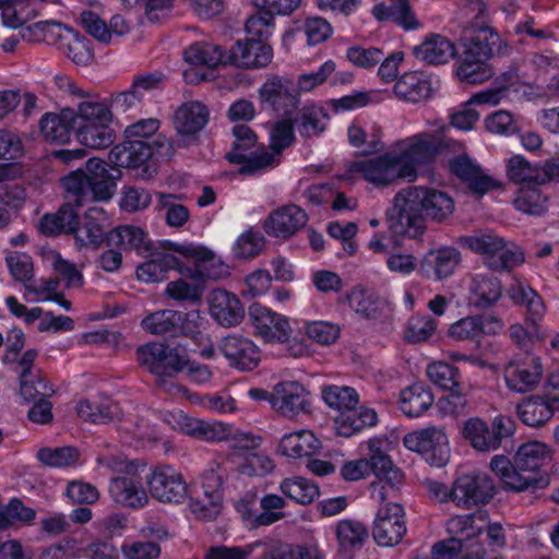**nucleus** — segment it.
Masks as SVG:
<instances>
[{
  "label": "nucleus",
  "instance_id": "nucleus-26",
  "mask_svg": "<svg viewBox=\"0 0 559 559\" xmlns=\"http://www.w3.org/2000/svg\"><path fill=\"white\" fill-rule=\"evenodd\" d=\"M272 407L286 417H294L299 413L309 412L308 393L298 382L278 383L271 394Z\"/></svg>",
  "mask_w": 559,
  "mask_h": 559
},
{
  "label": "nucleus",
  "instance_id": "nucleus-55",
  "mask_svg": "<svg viewBox=\"0 0 559 559\" xmlns=\"http://www.w3.org/2000/svg\"><path fill=\"white\" fill-rule=\"evenodd\" d=\"M0 9L3 23L12 28H19L40 15L39 9L25 7L24 0H0Z\"/></svg>",
  "mask_w": 559,
  "mask_h": 559
},
{
  "label": "nucleus",
  "instance_id": "nucleus-60",
  "mask_svg": "<svg viewBox=\"0 0 559 559\" xmlns=\"http://www.w3.org/2000/svg\"><path fill=\"white\" fill-rule=\"evenodd\" d=\"M80 457V452L74 447L41 448L37 452V459L46 466L68 467L74 465Z\"/></svg>",
  "mask_w": 559,
  "mask_h": 559
},
{
  "label": "nucleus",
  "instance_id": "nucleus-27",
  "mask_svg": "<svg viewBox=\"0 0 559 559\" xmlns=\"http://www.w3.org/2000/svg\"><path fill=\"white\" fill-rule=\"evenodd\" d=\"M144 471L139 469L133 475L117 476L111 478L109 492L115 502L127 508H141L147 503L148 498L143 489Z\"/></svg>",
  "mask_w": 559,
  "mask_h": 559
},
{
  "label": "nucleus",
  "instance_id": "nucleus-23",
  "mask_svg": "<svg viewBox=\"0 0 559 559\" xmlns=\"http://www.w3.org/2000/svg\"><path fill=\"white\" fill-rule=\"evenodd\" d=\"M262 103L269 104L274 110L282 111L284 117H294L299 105L298 93L290 81L284 79L267 80L259 91Z\"/></svg>",
  "mask_w": 559,
  "mask_h": 559
},
{
  "label": "nucleus",
  "instance_id": "nucleus-59",
  "mask_svg": "<svg viewBox=\"0 0 559 559\" xmlns=\"http://www.w3.org/2000/svg\"><path fill=\"white\" fill-rule=\"evenodd\" d=\"M5 263L14 281L20 282L27 289L34 282V265L31 255L11 251L5 257Z\"/></svg>",
  "mask_w": 559,
  "mask_h": 559
},
{
  "label": "nucleus",
  "instance_id": "nucleus-18",
  "mask_svg": "<svg viewBox=\"0 0 559 559\" xmlns=\"http://www.w3.org/2000/svg\"><path fill=\"white\" fill-rule=\"evenodd\" d=\"M249 318L255 335L266 343H286L292 337L293 329L288 319L260 304L249 307Z\"/></svg>",
  "mask_w": 559,
  "mask_h": 559
},
{
  "label": "nucleus",
  "instance_id": "nucleus-50",
  "mask_svg": "<svg viewBox=\"0 0 559 559\" xmlns=\"http://www.w3.org/2000/svg\"><path fill=\"white\" fill-rule=\"evenodd\" d=\"M180 311L164 309L147 314L141 322L142 328L156 336H178Z\"/></svg>",
  "mask_w": 559,
  "mask_h": 559
},
{
  "label": "nucleus",
  "instance_id": "nucleus-6",
  "mask_svg": "<svg viewBox=\"0 0 559 559\" xmlns=\"http://www.w3.org/2000/svg\"><path fill=\"white\" fill-rule=\"evenodd\" d=\"M447 530L451 537L433 545L432 559H477L485 554L477 539L481 530L474 526V515L452 518Z\"/></svg>",
  "mask_w": 559,
  "mask_h": 559
},
{
  "label": "nucleus",
  "instance_id": "nucleus-30",
  "mask_svg": "<svg viewBox=\"0 0 559 559\" xmlns=\"http://www.w3.org/2000/svg\"><path fill=\"white\" fill-rule=\"evenodd\" d=\"M460 262V252L450 247L427 252L419 266V273L429 280L440 281L450 276Z\"/></svg>",
  "mask_w": 559,
  "mask_h": 559
},
{
  "label": "nucleus",
  "instance_id": "nucleus-45",
  "mask_svg": "<svg viewBox=\"0 0 559 559\" xmlns=\"http://www.w3.org/2000/svg\"><path fill=\"white\" fill-rule=\"evenodd\" d=\"M508 178L522 186H543L546 175L543 174V166L532 165L521 155L512 156L507 164Z\"/></svg>",
  "mask_w": 559,
  "mask_h": 559
},
{
  "label": "nucleus",
  "instance_id": "nucleus-54",
  "mask_svg": "<svg viewBox=\"0 0 559 559\" xmlns=\"http://www.w3.org/2000/svg\"><path fill=\"white\" fill-rule=\"evenodd\" d=\"M186 432L204 441H223L230 435V427L221 421L188 419Z\"/></svg>",
  "mask_w": 559,
  "mask_h": 559
},
{
  "label": "nucleus",
  "instance_id": "nucleus-43",
  "mask_svg": "<svg viewBox=\"0 0 559 559\" xmlns=\"http://www.w3.org/2000/svg\"><path fill=\"white\" fill-rule=\"evenodd\" d=\"M76 413L83 420L97 425L109 424L120 416L118 404L110 399L81 401L76 406Z\"/></svg>",
  "mask_w": 559,
  "mask_h": 559
},
{
  "label": "nucleus",
  "instance_id": "nucleus-29",
  "mask_svg": "<svg viewBox=\"0 0 559 559\" xmlns=\"http://www.w3.org/2000/svg\"><path fill=\"white\" fill-rule=\"evenodd\" d=\"M450 171L466 182L469 190L483 195L489 190L497 188L498 183L485 175L480 167L475 165L467 155H460L449 162Z\"/></svg>",
  "mask_w": 559,
  "mask_h": 559
},
{
  "label": "nucleus",
  "instance_id": "nucleus-53",
  "mask_svg": "<svg viewBox=\"0 0 559 559\" xmlns=\"http://www.w3.org/2000/svg\"><path fill=\"white\" fill-rule=\"evenodd\" d=\"M538 187L521 186L514 200L519 211L534 216H540L547 211V198L542 194Z\"/></svg>",
  "mask_w": 559,
  "mask_h": 559
},
{
  "label": "nucleus",
  "instance_id": "nucleus-39",
  "mask_svg": "<svg viewBox=\"0 0 559 559\" xmlns=\"http://www.w3.org/2000/svg\"><path fill=\"white\" fill-rule=\"evenodd\" d=\"M558 408L544 395H534L518 404L516 413L523 424L539 427L547 423Z\"/></svg>",
  "mask_w": 559,
  "mask_h": 559
},
{
  "label": "nucleus",
  "instance_id": "nucleus-33",
  "mask_svg": "<svg viewBox=\"0 0 559 559\" xmlns=\"http://www.w3.org/2000/svg\"><path fill=\"white\" fill-rule=\"evenodd\" d=\"M146 254L151 258L136 267V276L140 281L162 282L167 278L169 271L176 270L180 273V270L185 269V263L169 252H154L152 248Z\"/></svg>",
  "mask_w": 559,
  "mask_h": 559
},
{
  "label": "nucleus",
  "instance_id": "nucleus-62",
  "mask_svg": "<svg viewBox=\"0 0 559 559\" xmlns=\"http://www.w3.org/2000/svg\"><path fill=\"white\" fill-rule=\"evenodd\" d=\"M484 330L481 316H468L451 324L448 334L456 341H475L484 334Z\"/></svg>",
  "mask_w": 559,
  "mask_h": 559
},
{
  "label": "nucleus",
  "instance_id": "nucleus-31",
  "mask_svg": "<svg viewBox=\"0 0 559 559\" xmlns=\"http://www.w3.org/2000/svg\"><path fill=\"white\" fill-rule=\"evenodd\" d=\"M106 243L108 247L119 250H134L139 254L148 253L153 248L146 233L141 227L133 225H121L108 231Z\"/></svg>",
  "mask_w": 559,
  "mask_h": 559
},
{
  "label": "nucleus",
  "instance_id": "nucleus-1",
  "mask_svg": "<svg viewBox=\"0 0 559 559\" xmlns=\"http://www.w3.org/2000/svg\"><path fill=\"white\" fill-rule=\"evenodd\" d=\"M66 191V203L56 213L40 219V230L46 236L74 235L80 224L79 209L94 201H108L116 191V181L108 164L99 158H90L81 167L61 179Z\"/></svg>",
  "mask_w": 559,
  "mask_h": 559
},
{
  "label": "nucleus",
  "instance_id": "nucleus-2",
  "mask_svg": "<svg viewBox=\"0 0 559 559\" xmlns=\"http://www.w3.org/2000/svg\"><path fill=\"white\" fill-rule=\"evenodd\" d=\"M453 212L454 201L447 192L409 186L394 195L393 205L386 212V222L392 233L417 238L425 233L426 221L443 223Z\"/></svg>",
  "mask_w": 559,
  "mask_h": 559
},
{
  "label": "nucleus",
  "instance_id": "nucleus-35",
  "mask_svg": "<svg viewBox=\"0 0 559 559\" xmlns=\"http://www.w3.org/2000/svg\"><path fill=\"white\" fill-rule=\"evenodd\" d=\"M377 421L378 415L372 408L354 406L338 414L334 424L336 433L348 438L366 427L374 426Z\"/></svg>",
  "mask_w": 559,
  "mask_h": 559
},
{
  "label": "nucleus",
  "instance_id": "nucleus-13",
  "mask_svg": "<svg viewBox=\"0 0 559 559\" xmlns=\"http://www.w3.org/2000/svg\"><path fill=\"white\" fill-rule=\"evenodd\" d=\"M544 376V366L539 356L533 353L515 354L503 368L506 385L516 393L534 391Z\"/></svg>",
  "mask_w": 559,
  "mask_h": 559
},
{
  "label": "nucleus",
  "instance_id": "nucleus-21",
  "mask_svg": "<svg viewBox=\"0 0 559 559\" xmlns=\"http://www.w3.org/2000/svg\"><path fill=\"white\" fill-rule=\"evenodd\" d=\"M307 222L308 215L300 206L287 204L272 211L263 228L269 236L288 239L302 229Z\"/></svg>",
  "mask_w": 559,
  "mask_h": 559
},
{
  "label": "nucleus",
  "instance_id": "nucleus-61",
  "mask_svg": "<svg viewBox=\"0 0 559 559\" xmlns=\"http://www.w3.org/2000/svg\"><path fill=\"white\" fill-rule=\"evenodd\" d=\"M180 321L178 324V336L188 337L197 343H202L204 340L209 341L204 333L206 320L199 310L180 311Z\"/></svg>",
  "mask_w": 559,
  "mask_h": 559
},
{
  "label": "nucleus",
  "instance_id": "nucleus-32",
  "mask_svg": "<svg viewBox=\"0 0 559 559\" xmlns=\"http://www.w3.org/2000/svg\"><path fill=\"white\" fill-rule=\"evenodd\" d=\"M382 442L379 439H370L368 441L369 459L367 463L369 467V474L372 473L381 481H384L391 488L401 484L404 475L400 468H397L391 457L381 449Z\"/></svg>",
  "mask_w": 559,
  "mask_h": 559
},
{
  "label": "nucleus",
  "instance_id": "nucleus-16",
  "mask_svg": "<svg viewBox=\"0 0 559 559\" xmlns=\"http://www.w3.org/2000/svg\"><path fill=\"white\" fill-rule=\"evenodd\" d=\"M495 495L493 480L483 473L463 474L452 484L454 503L463 509H472L488 503Z\"/></svg>",
  "mask_w": 559,
  "mask_h": 559
},
{
  "label": "nucleus",
  "instance_id": "nucleus-17",
  "mask_svg": "<svg viewBox=\"0 0 559 559\" xmlns=\"http://www.w3.org/2000/svg\"><path fill=\"white\" fill-rule=\"evenodd\" d=\"M217 350L224 356L230 368L239 371H251L261 361V352L254 342L238 333H230L222 337Z\"/></svg>",
  "mask_w": 559,
  "mask_h": 559
},
{
  "label": "nucleus",
  "instance_id": "nucleus-56",
  "mask_svg": "<svg viewBox=\"0 0 559 559\" xmlns=\"http://www.w3.org/2000/svg\"><path fill=\"white\" fill-rule=\"evenodd\" d=\"M59 49L78 66H86L93 60V51L86 38L71 29H66V40Z\"/></svg>",
  "mask_w": 559,
  "mask_h": 559
},
{
  "label": "nucleus",
  "instance_id": "nucleus-22",
  "mask_svg": "<svg viewBox=\"0 0 559 559\" xmlns=\"http://www.w3.org/2000/svg\"><path fill=\"white\" fill-rule=\"evenodd\" d=\"M226 53V66L245 69L265 67L272 60L271 46L254 38L237 40Z\"/></svg>",
  "mask_w": 559,
  "mask_h": 559
},
{
  "label": "nucleus",
  "instance_id": "nucleus-37",
  "mask_svg": "<svg viewBox=\"0 0 559 559\" xmlns=\"http://www.w3.org/2000/svg\"><path fill=\"white\" fill-rule=\"evenodd\" d=\"M414 56L428 64H441L455 56L452 41L439 34H431L413 48Z\"/></svg>",
  "mask_w": 559,
  "mask_h": 559
},
{
  "label": "nucleus",
  "instance_id": "nucleus-52",
  "mask_svg": "<svg viewBox=\"0 0 559 559\" xmlns=\"http://www.w3.org/2000/svg\"><path fill=\"white\" fill-rule=\"evenodd\" d=\"M511 298L514 302L526 306V322L531 323L532 329L537 333L538 322L545 313V306L542 298L532 288H525L523 286L513 288Z\"/></svg>",
  "mask_w": 559,
  "mask_h": 559
},
{
  "label": "nucleus",
  "instance_id": "nucleus-57",
  "mask_svg": "<svg viewBox=\"0 0 559 559\" xmlns=\"http://www.w3.org/2000/svg\"><path fill=\"white\" fill-rule=\"evenodd\" d=\"M426 372L430 381L444 391L462 384L459 368L449 362L433 361L428 365Z\"/></svg>",
  "mask_w": 559,
  "mask_h": 559
},
{
  "label": "nucleus",
  "instance_id": "nucleus-48",
  "mask_svg": "<svg viewBox=\"0 0 559 559\" xmlns=\"http://www.w3.org/2000/svg\"><path fill=\"white\" fill-rule=\"evenodd\" d=\"M226 51L213 43H194L185 50V60L193 66L216 68L226 66Z\"/></svg>",
  "mask_w": 559,
  "mask_h": 559
},
{
  "label": "nucleus",
  "instance_id": "nucleus-3",
  "mask_svg": "<svg viewBox=\"0 0 559 559\" xmlns=\"http://www.w3.org/2000/svg\"><path fill=\"white\" fill-rule=\"evenodd\" d=\"M549 448L540 441H528L519 447L511 461L504 455H495L490 468L513 491L535 490L549 484V475L542 469L549 460Z\"/></svg>",
  "mask_w": 559,
  "mask_h": 559
},
{
  "label": "nucleus",
  "instance_id": "nucleus-12",
  "mask_svg": "<svg viewBox=\"0 0 559 559\" xmlns=\"http://www.w3.org/2000/svg\"><path fill=\"white\" fill-rule=\"evenodd\" d=\"M463 55L467 60L488 61L495 56L509 55L511 48L489 25L479 22L466 25L462 37Z\"/></svg>",
  "mask_w": 559,
  "mask_h": 559
},
{
  "label": "nucleus",
  "instance_id": "nucleus-38",
  "mask_svg": "<svg viewBox=\"0 0 559 559\" xmlns=\"http://www.w3.org/2000/svg\"><path fill=\"white\" fill-rule=\"evenodd\" d=\"M435 397L429 385L416 382L401 392V409L408 417H419L433 404Z\"/></svg>",
  "mask_w": 559,
  "mask_h": 559
},
{
  "label": "nucleus",
  "instance_id": "nucleus-24",
  "mask_svg": "<svg viewBox=\"0 0 559 559\" xmlns=\"http://www.w3.org/2000/svg\"><path fill=\"white\" fill-rule=\"evenodd\" d=\"M211 317L224 328L239 325L245 318V308L240 299L223 288H215L209 295Z\"/></svg>",
  "mask_w": 559,
  "mask_h": 559
},
{
  "label": "nucleus",
  "instance_id": "nucleus-49",
  "mask_svg": "<svg viewBox=\"0 0 559 559\" xmlns=\"http://www.w3.org/2000/svg\"><path fill=\"white\" fill-rule=\"evenodd\" d=\"M293 118L300 135L312 138L325 130L329 115L324 108L311 105L298 110Z\"/></svg>",
  "mask_w": 559,
  "mask_h": 559
},
{
  "label": "nucleus",
  "instance_id": "nucleus-10",
  "mask_svg": "<svg viewBox=\"0 0 559 559\" xmlns=\"http://www.w3.org/2000/svg\"><path fill=\"white\" fill-rule=\"evenodd\" d=\"M515 431V423L508 416H497L490 425L479 417L464 421L461 433L478 452L496 451Z\"/></svg>",
  "mask_w": 559,
  "mask_h": 559
},
{
  "label": "nucleus",
  "instance_id": "nucleus-20",
  "mask_svg": "<svg viewBox=\"0 0 559 559\" xmlns=\"http://www.w3.org/2000/svg\"><path fill=\"white\" fill-rule=\"evenodd\" d=\"M146 483L151 496L164 503H180L188 495L182 475L169 466L155 469Z\"/></svg>",
  "mask_w": 559,
  "mask_h": 559
},
{
  "label": "nucleus",
  "instance_id": "nucleus-58",
  "mask_svg": "<svg viewBox=\"0 0 559 559\" xmlns=\"http://www.w3.org/2000/svg\"><path fill=\"white\" fill-rule=\"evenodd\" d=\"M322 397L326 405L340 412L358 405L359 396L349 386L328 385L322 389Z\"/></svg>",
  "mask_w": 559,
  "mask_h": 559
},
{
  "label": "nucleus",
  "instance_id": "nucleus-15",
  "mask_svg": "<svg viewBox=\"0 0 559 559\" xmlns=\"http://www.w3.org/2000/svg\"><path fill=\"white\" fill-rule=\"evenodd\" d=\"M404 445L414 452L423 454L431 465L444 466L450 459L448 438L444 431L435 426L407 433Z\"/></svg>",
  "mask_w": 559,
  "mask_h": 559
},
{
  "label": "nucleus",
  "instance_id": "nucleus-51",
  "mask_svg": "<svg viewBox=\"0 0 559 559\" xmlns=\"http://www.w3.org/2000/svg\"><path fill=\"white\" fill-rule=\"evenodd\" d=\"M280 489L285 497L299 504H309L319 496V487L305 477L285 478Z\"/></svg>",
  "mask_w": 559,
  "mask_h": 559
},
{
  "label": "nucleus",
  "instance_id": "nucleus-25",
  "mask_svg": "<svg viewBox=\"0 0 559 559\" xmlns=\"http://www.w3.org/2000/svg\"><path fill=\"white\" fill-rule=\"evenodd\" d=\"M109 218L106 211L99 206L90 207L83 217V224L78 226L74 240L79 248L98 249L106 241V228Z\"/></svg>",
  "mask_w": 559,
  "mask_h": 559
},
{
  "label": "nucleus",
  "instance_id": "nucleus-42",
  "mask_svg": "<svg viewBox=\"0 0 559 559\" xmlns=\"http://www.w3.org/2000/svg\"><path fill=\"white\" fill-rule=\"evenodd\" d=\"M320 449V441L308 430L285 435L278 445L280 452L288 457L311 456Z\"/></svg>",
  "mask_w": 559,
  "mask_h": 559
},
{
  "label": "nucleus",
  "instance_id": "nucleus-19",
  "mask_svg": "<svg viewBox=\"0 0 559 559\" xmlns=\"http://www.w3.org/2000/svg\"><path fill=\"white\" fill-rule=\"evenodd\" d=\"M404 510L399 503H388L378 510L372 535L379 546L397 545L406 534Z\"/></svg>",
  "mask_w": 559,
  "mask_h": 559
},
{
  "label": "nucleus",
  "instance_id": "nucleus-14",
  "mask_svg": "<svg viewBox=\"0 0 559 559\" xmlns=\"http://www.w3.org/2000/svg\"><path fill=\"white\" fill-rule=\"evenodd\" d=\"M170 156L173 154L171 143L158 139L154 143L145 140L128 139L123 143L117 144L111 148L108 159L116 167L139 168L154 155Z\"/></svg>",
  "mask_w": 559,
  "mask_h": 559
},
{
  "label": "nucleus",
  "instance_id": "nucleus-64",
  "mask_svg": "<svg viewBox=\"0 0 559 559\" xmlns=\"http://www.w3.org/2000/svg\"><path fill=\"white\" fill-rule=\"evenodd\" d=\"M524 261V253L516 245L508 246L503 240L501 248L488 259V267L493 271L511 270Z\"/></svg>",
  "mask_w": 559,
  "mask_h": 559
},
{
  "label": "nucleus",
  "instance_id": "nucleus-11",
  "mask_svg": "<svg viewBox=\"0 0 559 559\" xmlns=\"http://www.w3.org/2000/svg\"><path fill=\"white\" fill-rule=\"evenodd\" d=\"M167 248L173 252L194 259L193 265L188 266L185 264V269L180 270V274L199 283L200 286L209 281H221L230 274L228 265L215 258L214 253L204 247L168 242Z\"/></svg>",
  "mask_w": 559,
  "mask_h": 559
},
{
  "label": "nucleus",
  "instance_id": "nucleus-46",
  "mask_svg": "<svg viewBox=\"0 0 559 559\" xmlns=\"http://www.w3.org/2000/svg\"><path fill=\"white\" fill-rule=\"evenodd\" d=\"M66 27L55 20H41L21 31V36L27 41H45L58 48L66 40Z\"/></svg>",
  "mask_w": 559,
  "mask_h": 559
},
{
  "label": "nucleus",
  "instance_id": "nucleus-36",
  "mask_svg": "<svg viewBox=\"0 0 559 559\" xmlns=\"http://www.w3.org/2000/svg\"><path fill=\"white\" fill-rule=\"evenodd\" d=\"M209 115V109L202 103H185L175 114V128L182 135L195 134L206 126Z\"/></svg>",
  "mask_w": 559,
  "mask_h": 559
},
{
  "label": "nucleus",
  "instance_id": "nucleus-7",
  "mask_svg": "<svg viewBox=\"0 0 559 559\" xmlns=\"http://www.w3.org/2000/svg\"><path fill=\"white\" fill-rule=\"evenodd\" d=\"M403 165L414 171V181L418 176L417 167L432 163L443 152H459L461 143L445 135V129L439 132H423L394 145Z\"/></svg>",
  "mask_w": 559,
  "mask_h": 559
},
{
  "label": "nucleus",
  "instance_id": "nucleus-34",
  "mask_svg": "<svg viewBox=\"0 0 559 559\" xmlns=\"http://www.w3.org/2000/svg\"><path fill=\"white\" fill-rule=\"evenodd\" d=\"M223 477L217 471L211 468L202 476V487L205 500L197 499L192 502L191 508L194 513L200 512V516L210 520L219 512L222 500Z\"/></svg>",
  "mask_w": 559,
  "mask_h": 559
},
{
  "label": "nucleus",
  "instance_id": "nucleus-28",
  "mask_svg": "<svg viewBox=\"0 0 559 559\" xmlns=\"http://www.w3.org/2000/svg\"><path fill=\"white\" fill-rule=\"evenodd\" d=\"M76 110L66 107L60 114L47 112L39 120V129L46 141L57 144L69 142L74 133Z\"/></svg>",
  "mask_w": 559,
  "mask_h": 559
},
{
  "label": "nucleus",
  "instance_id": "nucleus-63",
  "mask_svg": "<svg viewBox=\"0 0 559 559\" xmlns=\"http://www.w3.org/2000/svg\"><path fill=\"white\" fill-rule=\"evenodd\" d=\"M55 393L53 388L40 374L20 377V394L25 402H34L40 397H50Z\"/></svg>",
  "mask_w": 559,
  "mask_h": 559
},
{
  "label": "nucleus",
  "instance_id": "nucleus-4",
  "mask_svg": "<svg viewBox=\"0 0 559 559\" xmlns=\"http://www.w3.org/2000/svg\"><path fill=\"white\" fill-rule=\"evenodd\" d=\"M135 359L140 367L156 377V385L166 392L179 391L170 380L183 372L189 362V353L180 345L171 346L165 342H148L135 349Z\"/></svg>",
  "mask_w": 559,
  "mask_h": 559
},
{
  "label": "nucleus",
  "instance_id": "nucleus-47",
  "mask_svg": "<svg viewBox=\"0 0 559 559\" xmlns=\"http://www.w3.org/2000/svg\"><path fill=\"white\" fill-rule=\"evenodd\" d=\"M394 93L401 99L418 103L430 96L431 86L421 73L409 72L397 80L394 85Z\"/></svg>",
  "mask_w": 559,
  "mask_h": 559
},
{
  "label": "nucleus",
  "instance_id": "nucleus-44",
  "mask_svg": "<svg viewBox=\"0 0 559 559\" xmlns=\"http://www.w3.org/2000/svg\"><path fill=\"white\" fill-rule=\"evenodd\" d=\"M335 536L340 551L353 552L364 546L369 534L367 527L361 522L345 519L336 524Z\"/></svg>",
  "mask_w": 559,
  "mask_h": 559
},
{
  "label": "nucleus",
  "instance_id": "nucleus-8",
  "mask_svg": "<svg viewBox=\"0 0 559 559\" xmlns=\"http://www.w3.org/2000/svg\"><path fill=\"white\" fill-rule=\"evenodd\" d=\"M231 132L235 140L225 158L230 164L240 165L239 174L251 176L273 167V154L263 146L257 147L258 136L249 126L236 124Z\"/></svg>",
  "mask_w": 559,
  "mask_h": 559
},
{
  "label": "nucleus",
  "instance_id": "nucleus-40",
  "mask_svg": "<svg viewBox=\"0 0 559 559\" xmlns=\"http://www.w3.org/2000/svg\"><path fill=\"white\" fill-rule=\"evenodd\" d=\"M372 14L379 21H392L405 29L419 26L408 0H390V4L379 3L373 7Z\"/></svg>",
  "mask_w": 559,
  "mask_h": 559
},
{
  "label": "nucleus",
  "instance_id": "nucleus-41",
  "mask_svg": "<svg viewBox=\"0 0 559 559\" xmlns=\"http://www.w3.org/2000/svg\"><path fill=\"white\" fill-rule=\"evenodd\" d=\"M472 302L477 308H488L496 304L502 295L500 281L492 275L476 274L469 284Z\"/></svg>",
  "mask_w": 559,
  "mask_h": 559
},
{
  "label": "nucleus",
  "instance_id": "nucleus-5",
  "mask_svg": "<svg viewBox=\"0 0 559 559\" xmlns=\"http://www.w3.org/2000/svg\"><path fill=\"white\" fill-rule=\"evenodd\" d=\"M111 122L112 112L107 105L99 102H81L76 109L74 135L86 147L106 148L116 140Z\"/></svg>",
  "mask_w": 559,
  "mask_h": 559
},
{
  "label": "nucleus",
  "instance_id": "nucleus-9",
  "mask_svg": "<svg viewBox=\"0 0 559 559\" xmlns=\"http://www.w3.org/2000/svg\"><path fill=\"white\" fill-rule=\"evenodd\" d=\"M348 171L359 173L365 180L381 188L395 185L399 180L414 181V171L402 164L394 147L373 158L350 163Z\"/></svg>",
  "mask_w": 559,
  "mask_h": 559
}]
</instances>
